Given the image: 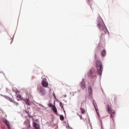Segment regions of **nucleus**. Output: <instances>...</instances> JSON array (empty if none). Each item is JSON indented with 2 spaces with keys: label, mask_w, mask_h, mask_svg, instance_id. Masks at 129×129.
<instances>
[{
  "label": "nucleus",
  "mask_w": 129,
  "mask_h": 129,
  "mask_svg": "<svg viewBox=\"0 0 129 129\" xmlns=\"http://www.w3.org/2000/svg\"><path fill=\"white\" fill-rule=\"evenodd\" d=\"M88 76L90 79L95 80L96 79V73L93 70H90L88 73Z\"/></svg>",
  "instance_id": "3"
},
{
  "label": "nucleus",
  "mask_w": 129,
  "mask_h": 129,
  "mask_svg": "<svg viewBox=\"0 0 129 129\" xmlns=\"http://www.w3.org/2000/svg\"><path fill=\"white\" fill-rule=\"evenodd\" d=\"M88 91L90 95H91L92 94V88H91V87H88Z\"/></svg>",
  "instance_id": "15"
},
{
  "label": "nucleus",
  "mask_w": 129,
  "mask_h": 129,
  "mask_svg": "<svg viewBox=\"0 0 129 129\" xmlns=\"http://www.w3.org/2000/svg\"><path fill=\"white\" fill-rule=\"evenodd\" d=\"M60 120H64V116L63 115H60L59 116Z\"/></svg>",
  "instance_id": "18"
},
{
  "label": "nucleus",
  "mask_w": 129,
  "mask_h": 129,
  "mask_svg": "<svg viewBox=\"0 0 129 129\" xmlns=\"http://www.w3.org/2000/svg\"><path fill=\"white\" fill-rule=\"evenodd\" d=\"M9 100H10V101H11V102H13V103L14 101H15V100H14L12 99H9Z\"/></svg>",
  "instance_id": "25"
},
{
  "label": "nucleus",
  "mask_w": 129,
  "mask_h": 129,
  "mask_svg": "<svg viewBox=\"0 0 129 129\" xmlns=\"http://www.w3.org/2000/svg\"><path fill=\"white\" fill-rule=\"evenodd\" d=\"M33 126L35 129H40V125L37 123L36 122L34 121L33 122Z\"/></svg>",
  "instance_id": "8"
},
{
  "label": "nucleus",
  "mask_w": 129,
  "mask_h": 129,
  "mask_svg": "<svg viewBox=\"0 0 129 129\" xmlns=\"http://www.w3.org/2000/svg\"><path fill=\"white\" fill-rule=\"evenodd\" d=\"M5 98H7V97H7V96H5Z\"/></svg>",
  "instance_id": "28"
},
{
  "label": "nucleus",
  "mask_w": 129,
  "mask_h": 129,
  "mask_svg": "<svg viewBox=\"0 0 129 129\" xmlns=\"http://www.w3.org/2000/svg\"><path fill=\"white\" fill-rule=\"evenodd\" d=\"M41 84L43 86V87H45V88H47L48 87L49 84L48 83V82L47 81H46V80H43L42 81Z\"/></svg>",
  "instance_id": "7"
},
{
  "label": "nucleus",
  "mask_w": 129,
  "mask_h": 129,
  "mask_svg": "<svg viewBox=\"0 0 129 129\" xmlns=\"http://www.w3.org/2000/svg\"><path fill=\"white\" fill-rule=\"evenodd\" d=\"M4 122L6 124L7 128L11 129V126H10V122H9L6 119L4 120Z\"/></svg>",
  "instance_id": "9"
},
{
  "label": "nucleus",
  "mask_w": 129,
  "mask_h": 129,
  "mask_svg": "<svg viewBox=\"0 0 129 129\" xmlns=\"http://www.w3.org/2000/svg\"><path fill=\"white\" fill-rule=\"evenodd\" d=\"M0 73H2V72H0Z\"/></svg>",
  "instance_id": "29"
},
{
  "label": "nucleus",
  "mask_w": 129,
  "mask_h": 129,
  "mask_svg": "<svg viewBox=\"0 0 129 129\" xmlns=\"http://www.w3.org/2000/svg\"><path fill=\"white\" fill-rule=\"evenodd\" d=\"M97 27L101 30V33L102 35H105L106 34V27H105V25L103 20L100 19L97 22Z\"/></svg>",
  "instance_id": "1"
},
{
  "label": "nucleus",
  "mask_w": 129,
  "mask_h": 129,
  "mask_svg": "<svg viewBox=\"0 0 129 129\" xmlns=\"http://www.w3.org/2000/svg\"><path fill=\"white\" fill-rule=\"evenodd\" d=\"M37 92L42 96L46 94V91L45 90V89H44V88L41 86L37 87Z\"/></svg>",
  "instance_id": "5"
},
{
  "label": "nucleus",
  "mask_w": 129,
  "mask_h": 129,
  "mask_svg": "<svg viewBox=\"0 0 129 129\" xmlns=\"http://www.w3.org/2000/svg\"><path fill=\"white\" fill-rule=\"evenodd\" d=\"M107 112H108V113H111L110 117L112 118L113 121H114V120H113V117H114V114L115 113V112H112L111 111V107H110L109 105H107Z\"/></svg>",
  "instance_id": "4"
},
{
  "label": "nucleus",
  "mask_w": 129,
  "mask_h": 129,
  "mask_svg": "<svg viewBox=\"0 0 129 129\" xmlns=\"http://www.w3.org/2000/svg\"><path fill=\"white\" fill-rule=\"evenodd\" d=\"M13 91H14V92H15L16 94H18V93H20L19 91L17 89H13Z\"/></svg>",
  "instance_id": "17"
},
{
  "label": "nucleus",
  "mask_w": 129,
  "mask_h": 129,
  "mask_svg": "<svg viewBox=\"0 0 129 129\" xmlns=\"http://www.w3.org/2000/svg\"><path fill=\"white\" fill-rule=\"evenodd\" d=\"M114 99L115 101H116V97H114Z\"/></svg>",
  "instance_id": "26"
},
{
  "label": "nucleus",
  "mask_w": 129,
  "mask_h": 129,
  "mask_svg": "<svg viewBox=\"0 0 129 129\" xmlns=\"http://www.w3.org/2000/svg\"><path fill=\"white\" fill-rule=\"evenodd\" d=\"M59 105L61 108H63V104L62 103V102H60Z\"/></svg>",
  "instance_id": "21"
},
{
  "label": "nucleus",
  "mask_w": 129,
  "mask_h": 129,
  "mask_svg": "<svg viewBox=\"0 0 129 129\" xmlns=\"http://www.w3.org/2000/svg\"><path fill=\"white\" fill-rule=\"evenodd\" d=\"M81 87L82 89H85V82L84 81L81 82Z\"/></svg>",
  "instance_id": "10"
},
{
  "label": "nucleus",
  "mask_w": 129,
  "mask_h": 129,
  "mask_svg": "<svg viewBox=\"0 0 129 129\" xmlns=\"http://www.w3.org/2000/svg\"><path fill=\"white\" fill-rule=\"evenodd\" d=\"M96 68L97 69V73L98 75H101L102 71L103 70V67L102 66V63L100 60H97L95 63Z\"/></svg>",
  "instance_id": "2"
},
{
  "label": "nucleus",
  "mask_w": 129,
  "mask_h": 129,
  "mask_svg": "<svg viewBox=\"0 0 129 129\" xmlns=\"http://www.w3.org/2000/svg\"><path fill=\"white\" fill-rule=\"evenodd\" d=\"M25 102L27 105H31V104H30V100H29L28 99H26L25 100Z\"/></svg>",
  "instance_id": "16"
},
{
  "label": "nucleus",
  "mask_w": 129,
  "mask_h": 129,
  "mask_svg": "<svg viewBox=\"0 0 129 129\" xmlns=\"http://www.w3.org/2000/svg\"><path fill=\"white\" fill-rule=\"evenodd\" d=\"M82 105H83V102L82 103L81 106V111L82 112V114H83V113H85V110L83 107H82Z\"/></svg>",
  "instance_id": "13"
},
{
  "label": "nucleus",
  "mask_w": 129,
  "mask_h": 129,
  "mask_svg": "<svg viewBox=\"0 0 129 129\" xmlns=\"http://www.w3.org/2000/svg\"><path fill=\"white\" fill-rule=\"evenodd\" d=\"M48 106H49V107H53V106H54L51 103L50 104H48Z\"/></svg>",
  "instance_id": "24"
},
{
  "label": "nucleus",
  "mask_w": 129,
  "mask_h": 129,
  "mask_svg": "<svg viewBox=\"0 0 129 129\" xmlns=\"http://www.w3.org/2000/svg\"><path fill=\"white\" fill-rule=\"evenodd\" d=\"M88 4L91 5L92 4V0H87Z\"/></svg>",
  "instance_id": "19"
},
{
  "label": "nucleus",
  "mask_w": 129,
  "mask_h": 129,
  "mask_svg": "<svg viewBox=\"0 0 129 129\" xmlns=\"http://www.w3.org/2000/svg\"><path fill=\"white\" fill-rule=\"evenodd\" d=\"M77 114L79 115V116H80V119H82V116L79 114V113H77Z\"/></svg>",
  "instance_id": "22"
},
{
  "label": "nucleus",
  "mask_w": 129,
  "mask_h": 129,
  "mask_svg": "<svg viewBox=\"0 0 129 129\" xmlns=\"http://www.w3.org/2000/svg\"><path fill=\"white\" fill-rule=\"evenodd\" d=\"M27 112V113H28V116H29V117H32V115H31V114H30V113H30L29 112Z\"/></svg>",
  "instance_id": "23"
},
{
  "label": "nucleus",
  "mask_w": 129,
  "mask_h": 129,
  "mask_svg": "<svg viewBox=\"0 0 129 129\" xmlns=\"http://www.w3.org/2000/svg\"><path fill=\"white\" fill-rule=\"evenodd\" d=\"M6 90H7V92H8V91H9V89L6 88Z\"/></svg>",
  "instance_id": "27"
},
{
  "label": "nucleus",
  "mask_w": 129,
  "mask_h": 129,
  "mask_svg": "<svg viewBox=\"0 0 129 129\" xmlns=\"http://www.w3.org/2000/svg\"><path fill=\"white\" fill-rule=\"evenodd\" d=\"M106 54V52L104 50H103L101 52V55L102 57H104V56H105Z\"/></svg>",
  "instance_id": "14"
},
{
  "label": "nucleus",
  "mask_w": 129,
  "mask_h": 129,
  "mask_svg": "<svg viewBox=\"0 0 129 129\" xmlns=\"http://www.w3.org/2000/svg\"><path fill=\"white\" fill-rule=\"evenodd\" d=\"M52 110L55 114H58V111H57V108H56V106H53L52 107Z\"/></svg>",
  "instance_id": "12"
},
{
  "label": "nucleus",
  "mask_w": 129,
  "mask_h": 129,
  "mask_svg": "<svg viewBox=\"0 0 129 129\" xmlns=\"http://www.w3.org/2000/svg\"><path fill=\"white\" fill-rule=\"evenodd\" d=\"M13 103H14L15 105H16V106H18V105H19V103L16 102V101H14Z\"/></svg>",
  "instance_id": "20"
},
{
  "label": "nucleus",
  "mask_w": 129,
  "mask_h": 129,
  "mask_svg": "<svg viewBox=\"0 0 129 129\" xmlns=\"http://www.w3.org/2000/svg\"><path fill=\"white\" fill-rule=\"evenodd\" d=\"M16 98L18 101H20V100H22V99H23V97H22L21 95L17 94L16 96Z\"/></svg>",
  "instance_id": "11"
},
{
  "label": "nucleus",
  "mask_w": 129,
  "mask_h": 129,
  "mask_svg": "<svg viewBox=\"0 0 129 129\" xmlns=\"http://www.w3.org/2000/svg\"><path fill=\"white\" fill-rule=\"evenodd\" d=\"M93 104L94 107L95 108V109L96 110L97 114L99 116V111H98V107H97V104H96V102L94 100L93 101Z\"/></svg>",
  "instance_id": "6"
}]
</instances>
